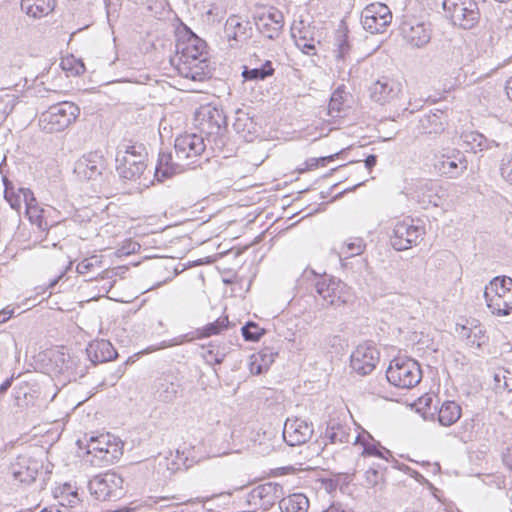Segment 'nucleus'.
Listing matches in <instances>:
<instances>
[{
    "label": "nucleus",
    "instance_id": "23",
    "mask_svg": "<svg viewBox=\"0 0 512 512\" xmlns=\"http://www.w3.org/2000/svg\"><path fill=\"white\" fill-rule=\"evenodd\" d=\"M255 109L252 106L243 105L237 109L233 127L236 133L248 143L256 140Z\"/></svg>",
    "mask_w": 512,
    "mask_h": 512
},
{
    "label": "nucleus",
    "instance_id": "56",
    "mask_svg": "<svg viewBox=\"0 0 512 512\" xmlns=\"http://www.w3.org/2000/svg\"><path fill=\"white\" fill-rule=\"evenodd\" d=\"M502 460L504 465L512 471V446L508 447L503 453Z\"/></svg>",
    "mask_w": 512,
    "mask_h": 512
},
{
    "label": "nucleus",
    "instance_id": "38",
    "mask_svg": "<svg viewBox=\"0 0 512 512\" xmlns=\"http://www.w3.org/2000/svg\"><path fill=\"white\" fill-rule=\"evenodd\" d=\"M229 320L228 317H220L216 321L205 325L195 331V338L201 339L217 335L224 329L228 328Z\"/></svg>",
    "mask_w": 512,
    "mask_h": 512
},
{
    "label": "nucleus",
    "instance_id": "60",
    "mask_svg": "<svg viewBox=\"0 0 512 512\" xmlns=\"http://www.w3.org/2000/svg\"><path fill=\"white\" fill-rule=\"evenodd\" d=\"M322 512H347L340 504H331L326 510Z\"/></svg>",
    "mask_w": 512,
    "mask_h": 512
},
{
    "label": "nucleus",
    "instance_id": "32",
    "mask_svg": "<svg viewBox=\"0 0 512 512\" xmlns=\"http://www.w3.org/2000/svg\"><path fill=\"white\" fill-rule=\"evenodd\" d=\"M18 191L20 192L22 202H24L26 205V211L30 220L32 222L35 221L41 230L47 229L48 224L47 222L43 221L42 214H37L38 212L43 213L44 210L37 209L36 205L34 204L36 203V199L33 192L29 188L24 187L19 188Z\"/></svg>",
    "mask_w": 512,
    "mask_h": 512
},
{
    "label": "nucleus",
    "instance_id": "57",
    "mask_svg": "<svg viewBox=\"0 0 512 512\" xmlns=\"http://www.w3.org/2000/svg\"><path fill=\"white\" fill-rule=\"evenodd\" d=\"M14 315V309L8 307L0 311V324L7 322Z\"/></svg>",
    "mask_w": 512,
    "mask_h": 512
},
{
    "label": "nucleus",
    "instance_id": "33",
    "mask_svg": "<svg viewBox=\"0 0 512 512\" xmlns=\"http://www.w3.org/2000/svg\"><path fill=\"white\" fill-rule=\"evenodd\" d=\"M55 7V0H21V9L29 16L41 18Z\"/></svg>",
    "mask_w": 512,
    "mask_h": 512
},
{
    "label": "nucleus",
    "instance_id": "13",
    "mask_svg": "<svg viewBox=\"0 0 512 512\" xmlns=\"http://www.w3.org/2000/svg\"><path fill=\"white\" fill-rule=\"evenodd\" d=\"M467 165L468 162L463 152L458 149H446L437 157L434 167L441 176L455 179L466 171Z\"/></svg>",
    "mask_w": 512,
    "mask_h": 512
},
{
    "label": "nucleus",
    "instance_id": "6",
    "mask_svg": "<svg viewBox=\"0 0 512 512\" xmlns=\"http://www.w3.org/2000/svg\"><path fill=\"white\" fill-rule=\"evenodd\" d=\"M89 490L98 500L119 499L125 493L124 479L115 471H107L94 476L89 481Z\"/></svg>",
    "mask_w": 512,
    "mask_h": 512
},
{
    "label": "nucleus",
    "instance_id": "19",
    "mask_svg": "<svg viewBox=\"0 0 512 512\" xmlns=\"http://www.w3.org/2000/svg\"><path fill=\"white\" fill-rule=\"evenodd\" d=\"M313 432L312 423L299 418L287 419L283 427L282 439L289 446H299L310 440Z\"/></svg>",
    "mask_w": 512,
    "mask_h": 512
},
{
    "label": "nucleus",
    "instance_id": "3",
    "mask_svg": "<svg viewBox=\"0 0 512 512\" xmlns=\"http://www.w3.org/2000/svg\"><path fill=\"white\" fill-rule=\"evenodd\" d=\"M490 312L499 317L512 313V278L496 276L485 286L483 293Z\"/></svg>",
    "mask_w": 512,
    "mask_h": 512
},
{
    "label": "nucleus",
    "instance_id": "14",
    "mask_svg": "<svg viewBox=\"0 0 512 512\" xmlns=\"http://www.w3.org/2000/svg\"><path fill=\"white\" fill-rule=\"evenodd\" d=\"M380 353L372 343L358 345L350 357V366L361 376L370 374L379 362Z\"/></svg>",
    "mask_w": 512,
    "mask_h": 512
},
{
    "label": "nucleus",
    "instance_id": "58",
    "mask_svg": "<svg viewBox=\"0 0 512 512\" xmlns=\"http://www.w3.org/2000/svg\"><path fill=\"white\" fill-rule=\"evenodd\" d=\"M364 163L365 167L368 170H371L377 164V156L374 154L367 156L366 159L364 160Z\"/></svg>",
    "mask_w": 512,
    "mask_h": 512
},
{
    "label": "nucleus",
    "instance_id": "16",
    "mask_svg": "<svg viewBox=\"0 0 512 512\" xmlns=\"http://www.w3.org/2000/svg\"><path fill=\"white\" fill-rule=\"evenodd\" d=\"M172 63L184 78L201 82L211 76L208 57H175Z\"/></svg>",
    "mask_w": 512,
    "mask_h": 512
},
{
    "label": "nucleus",
    "instance_id": "43",
    "mask_svg": "<svg viewBox=\"0 0 512 512\" xmlns=\"http://www.w3.org/2000/svg\"><path fill=\"white\" fill-rule=\"evenodd\" d=\"M277 355L278 352L273 347H264L258 351V374L267 371Z\"/></svg>",
    "mask_w": 512,
    "mask_h": 512
},
{
    "label": "nucleus",
    "instance_id": "61",
    "mask_svg": "<svg viewBox=\"0 0 512 512\" xmlns=\"http://www.w3.org/2000/svg\"><path fill=\"white\" fill-rule=\"evenodd\" d=\"M13 378L6 379L1 385H0V393L6 392L12 385Z\"/></svg>",
    "mask_w": 512,
    "mask_h": 512
},
{
    "label": "nucleus",
    "instance_id": "49",
    "mask_svg": "<svg viewBox=\"0 0 512 512\" xmlns=\"http://www.w3.org/2000/svg\"><path fill=\"white\" fill-rule=\"evenodd\" d=\"M501 177L512 185V152L502 156L499 164Z\"/></svg>",
    "mask_w": 512,
    "mask_h": 512
},
{
    "label": "nucleus",
    "instance_id": "52",
    "mask_svg": "<svg viewBox=\"0 0 512 512\" xmlns=\"http://www.w3.org/2000/svg\"><path fill=\"white\" fill-rule=\"evenodd\" d=\"M275 72L273 63L266 60L260 67H258V80H264L267 77H271Z\"/></svg>",
    "mask_w": 512,
    "mask_h": 512
},
{
    "label": "nucleus",
    "instance_id": "8",
    "mask_svg": "<svg viewBox=\"0 0 512 512\" xmlns=\"http://www.w3.org/2000/svg\"><path fill=\"white\" fill-rule=\"evenodd\" d=\"M424 234L423 226L416 225L411 218H405L395 224L390 242L395 250L403 251L416 246Z\"/></svg>",
    "mask_w": 512,
    "mask_h": 512
},
{
    "label": "nucleus",
    "instance_id": "34",
    "mask_svg": "<svg viewBox=\"0 0 512 512\" xmlns=\"http://www.w3.org/2000/svg\"><path fill=\"white\" fill-rule=\"evenodd\" d=\"M278 433V427L272 425L263 431V439H267V442L258 439V456L266 457L277 451V445L280 441ZM259 437L260 434L258 433Z\"/></svg>",
    "mask_w": 512,
    "mask_h": 512
},
{
    "label": "nucleus",
    "instance_id": "2",
    "mask_svg": "<svg viewBox=\"0 0 512 512\" xmlns=\"http://www.w3.org/2000/svg\"><path fill=\"white\" fill-rule=\"evenodd\" d=\"M148 153L141 143L124 141L117 147L116 171L118 175L126 180L135 181L147 168Z\"/></svg>",
    "mask_w": 512,
    "mask_h": 512
},
{
    "label": "nucleus",
    "instance_id": "10",
    "mask_svg": "<svg viewBox=\"0 0 512 512\" xmlns=\"http://www.w3.org/2000/svg\"><path fill=\"white\" fill-rule=\"evenodd\" d=\"M316 293L327 305L340 306L350 297L349 287L334 277H322L315 283Z\"/></svg>",
    "mask_w": 512,
    "mask_h": 512
},
{
    "label": "nucleus",
    "instance_id": "15",
    "mask_svg": "<svg viewBox=\"0 0 512 512\" xmlns=\"http://www.w3.org/2000/svg\"><path fill=\"white\" fill-rule=\"evenodd\" d=\"M106 168V161L98 151L89 152L79 158L74 166V173L80 180L97 181Z\"/></svg>",
    "mask_w": 512,
    "mask_h": 512
},
{
    "label": "nucleus",
    "instance_id": "12",
    "mask_svg": "<svg viewBox=\"0 0 512 512\" xmlns=\"http://www.w3.org/2000/svg\"><path fill=\"white\" fill-rule=\"evenodd\" d=\"M400 30L405 41L414 48H422L431 40V24L415 17L405 18Z\"/></svg>",
    "mask_w": 512,
    "mask_h": 512
},
{
    "label": "nucleus",
    "instance_id": "30",
    "mask_svg": "<svg viewBox=\"0 0 512 512\" xmlns=\"http://www.w3.org/2000/svg\"><path fill=\"white\" fill-rule=\"evenodd\" d=\"M225 34L229 40L242 42L252 36V28L249 22H242L239 17L231 16L226 21Z\"/></svg>",
    "mask_w": 512,
    "mask_h": 512
},
{
    "label": "nucleus",
    "instance_id": "51",
    "mask_svg": "<svg viewBox=\"0 0 512 512\" xmlns=\"http://www.w3.org/2000/svg\"><path fill=\"white\" fill-rule=\"evenodd\" d=\"M97 263H100L97 256H92L90 258H85L80 263H78L76 267V271L79 274H86L90 272Z\"/></svg>",
    "mask_w": 512,
    "mask_h": 512
},
{
    "label": "nucleus",
    "instance_id": "55",
    "mask_svg": "<svg viewBox=\"0 0 512 512\" xmlns=\"http://www.w3.org/2000/svg\"><path fill=\"white\" fill-rule=\"evenodd\" d=\"M461 335H462V337H465L467 339V343L469 345H471V346L476 345L477 347L481 346L480 341L476 342V339H472V329L467 328V327H462Z\"/></svg>",
    "mask_w": 512,
    "mask_h": 512
},
{
    "label": "nucleus",
    "instance_id": "21",
    "mask_svg": "<svg viewBox=\"0 0 512 512\" xmlns=\"http://www.w3.org/2000/svg\"><path fill=\"white\" fill-rule=\"evenodd\" d=\"M291 36L296 46L306 55L316 54V43L320 41L316 38L315 27L306 24L303 20L294 22L291 26Z\"/></svg>",
    "mask_w": 512,
    "mask_h": 512
},
{
    "label": "nucleus",
    "instance_id": "63",
    "mask_svg": "<svg viewBox=\"0 0 512 512\" xmlns=\"http://www.w3.org/2000/svg\"><path fill=\"white\" fill-rule=\"evenodd\" d=\"M307 168L313 169L319 166V160L318 158H310L306 161Z\"/></svg>",
    "mask_w": 512,
    "mask_h": 512
},
{
    "label": "nucleus",
    "instance_id": "9",
    "mask_svg": "<svg viewBox=\"0 0 512 512\" xmlns=\"http://www.w3.org/2000/svg\"><path fill=\"white\" fill-rule=\"evenodd\" d=\"M174 148L177 160L189 166L204 153L206 149L204 136L196 133L179 135L175 139Z\"/></svg>",
    "mask_w": 512,
    "mask_h": 512
},
{
    "label": "nucleus",
    "instance_id": "28",
    "mask_svg": "<svg viewBox=\"0 0 512 512\" xmlns=\"http://www.w3.org/2000/svg\"><path fill=\"white\" fill-rule=\"evenodd\" d=\"M176 57H208L206 42L191 32L186 41L177 44Z\"/></svg>",
    "mask_w": 512,
    "mask_h": 512
},
{
    "label": "nucleus",
    "instance_id": "17",
    "mask_svg": "<svg viewBox=\"0 0 512 512\" xmlns=\"http://www.w3.org/2000/svg\"><path fill=\"white\" fill-rule=\"evenodd\" d=\"M284 17L274 7L258 6V32L268 39H276L281 33Z\"/></svg>",
    "mask_w": 512,
    "mask_h": 512
},
{
    "label": "nucleus",
    "instance_id": "11",
    "mask_svg": "<svg viewBox=\"0 0 512 512\" xmlns=\"http://www.w3.org/2000/svg\"><path fill=\"white\" fill-rule=\"evenodd\" d=\"M391 21V10L386 4L380 2L367 5L361 13L363 28L372 34L384 32Z\"/></svg>",
    "mask_w": 512,
    "mask_h": 512
},
{
    "label": "nucleus",
    "instance_id": "62",
    "mask_svg": "<svg viewBox=\"0 0 512 512\" xmlns=\"http://www.w3.org/2000/svg\"><path fill=\"white\" fill-rule=\"evenodd\" d=\"M505 90L509 100L512 101V77L506 81Z\"/></svg>",
    "mask_w": 512,
    "mask_h": 512
},
{
    "label": "nucleus",
    "instance_id": "50",
    "mask_svg": "<svg viewBox=\"0 0 512 512\" xmlns=\"http://www.w3.org/2000/svg\"><path fill=\"white\" fill-rule=\"evenodd\" d=\"M62 68L68 70L72 75H81L85 72V65L81 60L66 59L62 61Z\"/></svg>",
    "mask_w": 512,
    "mask_h": 512
},
{
    "label": "nucleus",
    "instance_id": "46",
    "mask_svg": "<svg viewBox=\"0 0 512 512\" xmlns=\"http://www.w3.org/2000/svg\"><path fill=\"white\" fill-rule=\"evenodd\" d=\"M3 183H4V197L7 200V202L10 204V206L15 209L19 210L21 208L22 199L20 192L16 193L14 191V187L11 181H9L6 177H3Z\"/></svg>",
    "mask_w": 512,
    "mask_h": 512
},
{
    "label": "nucleus",
    "instance_id": "1",
    "mask_svg": "<svg viewBox=\"0 0 512 512\" xmlns=\"http://www.w3.org/2000/svg\"><path fill=\"white\" fill-rule=\"evenodd\" d=\"M47 95H41L40 98L45 101L47 109L40 113L38 124L42 131L46 133H56L64 131L79 116V107L70 101L58 100L57 91H46Z\"/></svg>",
    "mask_w": 512,
    "mask_h": 512
},
{
    "label": "nucleus",
    "instance_id": "5",
    "mask_svg": "<svg viewBox=\"0 0 512 512\" xmlns=\"http://www.w3.org/2000/svg\"><path fill=\"white\" fill-rule=\"evenodd\" d=\"M443 9L451 22L463 29H472L480 19L475 0H443Z\"/></svg>",
    "mask_w": 512,
    "mask_h": 512
},
{
    "label": "nucleus",
    "instance_id": "39",
    "mask_svg": "<svg viewBox=\"0 0 512 512\" xmlns=\"http://www.w3.org/2000/svg\"><path fill=\"white\" fill-rule=\"evenodd\" d=\"M326 437L332 444H343L349 443L351 441L352 435L345 426L340 424H333L328 426L326 430Z\"/></svg>",
    "mask_w": 512,
    "mask_h": 512
},
{
    "label": "nucleus",
    "instance_id": "59",
    "mask_svg": "<svg viewBox=\"0 0 512 512\" xmlns=\"http://www.w3.org/2000/svg\"><path fill=\"white\" fill-rule=\"evenodd\" d=\"M338 155L339 153H335L329 156L319 157V165L326 166L327 163L332 162Z\"/></svg>",
    "mask_w": 512,
    "mask_h": 512
},
{
    "label": "nucleus",
    "instance_id": "29",
    "mask_svg": "<svg viewBox=\"0 0 512 512\" xmlns=\"http://www.w3.org/2000/svg\"><path fill=\"white\" fill-rule=\"evenodd\" d=\"M183 166L186 165L180 161H173L171 153L162 152L159 154L157 165L155 167V177L158 181H164L165 179L182 172Z\"/></svg>",
    "mask_w": 512,
    "mask_h": 512
},
{
    "label": "nucleus",
    "instance_id": "47",
    "mask_svg": "<svg viewBox=\"0 0 512 512\" xmlns=\"http://www.w3.org/2000/svg\"><path fill=\"white\" fill-rule=\"evenodd\" d=\"M365 242L362 238H350L344 245L342 249V253L346 255V257H353L360 255L365 249Z\"/></svg>",
    "mask_w": 512,
    "mask_h": 512
},
{
    "label": "nucleus",
    "instance_id": "27",
    "mask_svg": "<svg viewBox=\"0 0 512 512\" xmlns=\"http://www.w3.org/2000/svg\"><path fill=\"white\" fill-rule=\"evenodd\" d=\"M446 115L443 111L437 110L423 115L418 122L417 129L420 134L439 135L445 129Z\"/></svg>",
    "mask_w": 512,
    "mask_h": 512
},
{
    "label": "nucleus",
    "instance_id": "48",
    "mask_svg": "<svg viewBox=\"0 0 512 512\" xmlns=\"http://www.w3.org/2000/svg\"><path fill=\"white\" fill-rule=\"evenodd\" d=\"M493 388L497 394L509 395L512 392V378L506 377L504 373H495Z\"/></svg>",
    "mask_w": 512,
    "mask_h": 512
},
{
    "label": "nucleus",
    "instance_id": "37",
    "mask_svg": "<svg viewBox=\"0 0 512 512\" xmlns=\"http://www.w3.org/2000/svg\"><path fill=\"white\" fill-rule=\"evenodd\" d=\"M369 439H372L369 434L367 436L358 434L354 437V443L363 446V455L376 456L383 459H387L386 455H391L389 450L381 447L379 443L370 442Z\"/></svg>",
    "mask_w": 512,
    "mask_h": 512
},
{
    "label": "nucleus",
    "instance_id": "22",
    "mask_svg": "<svg viewBox=\"0 0 512 512\" xmlns=\"http://www.w3.org/2000/svg\"><path fill=\"white\" fill-rule=\"evenodd\" d=\"M414 196L423 208H428L429 206L437 207L445 196V190L435 181L424 180L416 185Z\"/></svg>",
    "mask_w": 512,
    "mask_h": 512
},
{
    "label": "nucleus",
    "instance_id": "45",
    "mask_svg": "<svg viewBox=\"0 0 512 512\" xmlns=\"http://www.w3.org/2000/svg\"><path fill=\"white\" fill-rule=\"evenodd\" d=\"M335 45L337 47V49L335 50L336 59L344 61L350 51V45L347 40V31L346 30H338L337 31Z\"/></svg>",
    "mask_w": 512,
    "mask_h": 512
},
{
    "label": "nucleus",
    "instance_id": "40",
    "mask_svg": "<svg viewBox=\"0 0 512 512\" xmlns=\"http://www.w3.org/2000/svg\"><path fill=\"white\" fill-rule=\"evenodd\" d=\"M347 93L344 86L338 87L331 95L330 102L328 105L329 115L332 117H338L339 113L344 108Z\"/></svg>",
    "mask_w": 512,
    "mask_h": 512
},
{
    "label": "nucleus",
    "instance_id": "25",
    "mask_svg": "<svg viewBox=\"0 0 512 512\" xmlns=\"http://www.w3.org/2000/svg\"><path fill=\"white\" fill-rule=\"evenodd\" d=\"M89 360L94 364L105 363L117 358L118 353L108 340H95L86 348Z\"/></svg>",
    "mask_w": 512,
    "mask_h": 512
},
{
    "label": "nucleus",
    "instance_id": "54",
    "mask_svg": "<svg viewBox=\"0 0 512 512\" xmlns=\"http://www.w3.org/2000/svg\"><path fill=\"white\" fill-rule=\"evenodd\" d=\"M251 328H256V324L249 321L241 328L242 335L246 341H256V332H252Z\"/></svg>",
    "mask_w": 512,
    "mask_h": 512
},
{
    "label": "nucleus",
    "instance_id": "20",
    "mask_svg": "<svg viewBox=\"0 0 512 512\" xmlns=\"http://www.w3.org/2000/svg\"><path fill=\"white\" fill-rule=\"evenodd\" d=\"M401 89L402 85L399 81L387 76H382L371 84L369 94L372 101L384 105L396 99Z\"/></svg>",
    "mask_w": 512,
    "mask_h": 512
},
{
    "label": "nucleus",
    "instance_id": "42",
    "mask_svg": "<svg viewBox=\"0 0 512 512\" xmlns=\"http://www.w3.org/2000/svg\"><path fill=\"white\" fill-rule=\"evenodd\" d=\"M242 77H243V82H242L243 92L244 93L248 92L249 96L247 97V100H249L251 103H254V98H255L253 95L254 86H253L252 82L256 81V68H249L248 66L243 65L242 66Z\"/></svg>",
    "mask_w": 512,
    "mask_h": 512
},
{
    "label": "nucleus",
    "instance_id": "26",
    "mask_svg": "<svg viewBox=\"0 0 512 512\" xmlns=\"http://www.w3.org/2000/svg\"><path fill=\"white\" fill-rule=\"evenodd\" d=\"M283 487L275 482H265L258 484L259 508L267 511L270 508H276L275 505L283 498Z\"/></svg>",
    "mask_w": 512,
    "mask_h": 512
},
{
    "label": "nucleus",
    "instance_id": "7",
    "mask_svg": "<svg viewBox=\"0 0 512 512\" xmlns=\"http://www.w3.org/2000/svg\"><path fill=\"white\" fill-rule=\"evenodd\" d=\"M194 125L201 135L220 136L227 128L226 115L220 108L204 105L195 112Z\"/></svg>",
    "mask_w": 512,
    "mask_h": 512
},
{
    "label": "nucleus",
    "instance_id": "31",
    "mask_svg": "<svg viewBox=\"0 0 512 512\" xmlns=\"http://www.w3.org/2000/svg\"><path fill=\"white\" fill-rule=\"evenodd\" d=\"M310 503L307 496L303 493H293L283 497L274 512H307Z\"/></svg>",
    "mask_w": 512,
    "mask_h": 512
},
{
    "label": "nucleus",
    "instance_id": "4",
    "mask_svg": "<svg viewBox=\"0 0 512 512\" xmlns=\"http://www.w3.org/2000/svg\"><path fill=\"white\" fill-rule=\"evenodd\" d=\"M386 378L395 387L411 389L422 379L420 364L406 356L396 357L387 368Z\"/></svg>",
    "mask_w": 512,
    "mask_h": 512
},
{
    "label": "nucleus",
    "instance_id": "24",
    "mask_svg": "<svg viewBox=\"0 0 512 512\" xmlns=\"http://www.w3.org/2000/svg\"><path fill=\"white\" fill-rule=\"evenodd\" d=\"M42 464L29 457H19L11 466V475L14 481L30 484L35 481Z\"/></svg>",
    "mask_w": 512,
    "mask_h": 512
},
{
    "label": "nucleus",
    "instance_id": "44",
    "mask_svg": "<svg viewBox=\"0 0 512 512\" xmlns=\"http://www.w3.org/2000/svg\"><path fill=\"white\" fill-rule=\"evenodd\" d=\"M466 142L471 145V148L476 152L477 150L483 151L492 146H498L494 141H489L484 135L478 132H471L466 135Z\"/></svg>",
    "mask_w": 512,
    "mask_h": 512
},
{
    "label": "nucleus",
    "instance_id": "36",
    "mask_svg": "<svg viewBox=\"0 0 512 512\" xmlns=\"http://www.w3.org/2000/svg\"><path fill=\"white\" fill-rule=\"evenodd\" d=\"M461 417V407L454 401H445L438 411V421L443 426L454 424Z\"/></svg>",
    "mask_w": 512,
    "mask_h": 512
},
{
    "label": "nucleus",
    "instance_id": "64",
    "mask_svg": "<svg viewBox=\"0 0 512 512\" xmlns=\"http://www.w3.org/2000/svg\"><path fill=\"white\" fill-rule=\"evenodd\" d=\"M472 334H473V339H476V342L479 341V339L477 338H481L483 336V331L481 328L479 327H475L473 330H472Z\"/></svg>",
    "mask_w": 512,
    "mask_h": 512
},
{
    "label": "nucleus",
    "instance_id": "35",
    "mask_svg": "<svg viewBox=\"0 0 512 512\" xmlns=\"http://www.w3.org/2000/svg\"><path fill=\"white\" fill-rule=\"evenodd\" d=\"M181 385L174 382L168 377L159 380L155 395L157 399L163 403H172L178 397Z\"/></svg>",
    "mask_w": 512,
    "mask_h": 512
},
{
    "label": "nucleus",
    "instance_id": "18",
    "mask_svg": "<svg viewBox=\"0 0 512 512\" xmlns=\"http://www.w3.org/2000/svg\"><path fill=\"white\" fill-rule=\"evenodd\" d=\"M118 447L116 444H111L108 436L101 435L96 438H91L88 444L87 453L92 455L90 460L94 465H108L114 463L118 458Z\"/></svg>",
    "mask_w": 512,
    "mask_h": 512
},
{
    "label": "nucleus",
    "instance_id": "41",
    "mask_svg": "<svg viewBox=\"0 0 512 512\" xmlns=\"http://www.w3.org/2000/svg\"><path fill=\"white\" fill-rule=\"evenodd\" d=\"M13 390L18 406H28L34 399V393H36L28 383H21L15 386Z\"/></svg>",
    "mask_w": 512,
    "mask_h": 512
},
{
    "label": "nucleus",
    "instance_id": "53",
    "mask_svg": "<svg viewBox=\"0 0 512 512\" xmlns=\"http://www.w3.org/2000/svg\"><path fill=\"white\" fill-rule=\"evenodd\" d=\"M382 479V474L374 468H369L365 472V481L370 486H375Z\"/></svg>",
    "mask_w": 512,
    "mask_h": 512
}]
</instances>
